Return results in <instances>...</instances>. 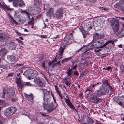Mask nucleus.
<instances>
[{
	"instance_id": "1",
	"label": "nucleus",
	"mask_w": 124,
	"mask_h": 124,
	"mask_svg": "<svg viewBox=\"0 0 124 124\" xmlns=\"http://www.w3.org/2000/svg\"><path fill=\"white\" fill-rule=\"evenodd\" d=\"M51 92L48 91L47 93L44 94L43 98V106L45 109L48 112L52 111L56 108L54 106L53 102H51L50 104H49L51 99Z\"/></svg>"
},
{
	"instance_id": "2",
	"label": "nucleus",
	"mask_w": 124,
	"mask_h": 124,
	"mask_svg": "<svg viewBox=\"0 0 124 124\" xmlns=\"http://www.w3.org/2000/svg\"><path fill=\"white\" fill-rule=\"evenodd\" d=\"M103 84L100 86V89L96 90L94 93L95 95L98 97H101L107 94L109 90L107 89L108 87L110 90L112 89V87L109 84L108 81L106 80L104 81Z\"/></svg>"
},
{
	"instance_id": "3",
	"label": "nucleus",
	"mask_w": 124,
	"mask_h": 124,
	"mask_svg": "<svg viewBox=\"0 0 124 124\" xmlns=\"http://www.w3.org/2000/svg\"><path fill=\"white\" fill-rule=\"evenodd\" d=\"M38 74L37 71L35 70H30L26 71L23 74L26 77H27L29 79H33L36 77Z\"/></svg>"
},
{
	"instance_id": "4",
	"label": "nucleus",
	"mask_w": 124,
	"mask_h": 124,
	"mask_svg": "<svg viewBox=\"0 0 124 124\" xmlns=\"http://www.w3.org/2000/svg\"><path fill=\"white\" fill-rule=\"evenodd\" d=\"M3 90L2 97L3 98H4L6 94L7 95V97L9 98L15 94L14 91L12 88H3Z\"/></svg>"
},
{
	"instance_id": "5",
	"label": "nucleus",
	"mask_w": 124,
	"mask_h": 124,
	"mask_svg": "<svg viewBox=\"0 0 124 124\" xmlns=\"http://www.w3.org/2000/svg\"><path fill=\"white\" fill-rule=\"evenodd\" d=\"M16 111V109L14 107H9L4 111V114L6 116H11L15 113Z\"/></svg>"
},
{
	"instance_id": "6",
	"label": "nucleus",
	"mask_w": 124,
	"mask_h": 124,
	"mask_svg": "<svg viewBox=\"0 0 124 124\" xmlns=\"http://www.w3.org/2000/svg\"><path fill=\"white\" fill-rule=\"evenodd\" d=\"M111 25L114 31L116 32L119 30V22L118 20L113 19L111 21Z\"/></svg>"
},
{
	"instance_id": "7",
	"label": "nucleus",
	"mask_w": 124,
	"mask_h": 124,
	"mask_svg": "<svg viewBox=\"0 0 124 124\" xmlns=\"http://www.w3.org/2000/svg\"><path fill=\"white\" fill-rule=\"evenodd\" d=\"M63 13V8H59L56 11L55 16L56 17L58 18H60L62 16V15Z\"/></svg>"
},
{
	"instance_id": "8",
	"label": "nucleus",
	"mask_w": 124,
	"mask_h": 124,
	"mask_svg": "<svg viewBox=\"0 0 124 124\" xmlns=\"http://www.w3.org/2000/svg\"><path fill=\"white\" fill-rule=\"evenodd\" d=\"M121 99L122 102H121L119 100L120 99V98L118 99L116 98H115L114 99V100L115 102H117L120 105L122 106L124 108V98H120Z\"/></svg>"
},
{
	"instance_id": "9",
	"label": "nucleus",
	"mask_w": 124,
	"mask_h": 124,
	"mask_svg": "<svg viewBox=\"0 0 124 124\" xmlns=\"http://www.w3.org/2000/svg\"><path fill=\"white\" fill-rule=\"evenodd\" d=\"M119 10L124 13V2L121 1H119L118 6Z\"/></svg>"
},
{
	"instance_id": "10",
	"label": "nucleus",
	"mask_w": 124,
	"mask_h": 124,
	"mask_svg": "<svg viewBox=\"0 0 124 124\" xmlns=\"http://www.w3.org/2000/svg\"><path fill=\"white\" fill-rule=\"evenodd\" d=\"M64 100L66 103L70 108H73L74 109H75V108L74 107L69 99H67L65 98Z\"/></svg>"
},
{
	"instance_id": "11",
	"label": "nucleus",
	"mask_w": 124,
	"mask_h": 124,
	"mask_svg": "<svg viewBox=\"0 0 124 124\" xmlns=\"http://www.w3.org/2000/svg\"><path fill=\"white\" fill-rule=\"evenodd\" d=\"M64 100L66 103L70 108H73L74 109H75V108L74 107L69 99H67L65 98Z\"/></svg>"
},
{
	"instance_id": "12",
	"label": "nucleus",
	"mask_w": 124,
	"mask_h": 124,
	"mask_svg": "<svg viewBox=\"0 0 124 124\" xmlns=\"http://www.w3.org/2000/svg\"><path fill=\"white\" fill-rule=\"evenodd\" d=\"M65 48L64 47H63L62 46H61L59 49V53L58 54V55L60 56L59 58H62V55L63 51L65 49Z\"/></svg>"
},
{
	"instance_id": "13",
	"label": "nucleus",
	"mask_w": 124,
	"mask_h": 124,
	"mask_svg": "<svg viewBox=\"0 0 124 124\" xmlns=\"http://www.w3.org/2000/svg\"><path fill=\"white\" fill-rule=\"evenodd\" d=\"M8 52V51L7 49L3 48L0 50V55L3 56L7 54Z\"/></svg>"
},
{
	"instance_id": "14",
	"label": "nucleus",
	"mask_w": 124,
	"mask_h": 124,
	"mask_svg": "<svg viewBox=\"0 0 124 124\" xmlns=\"http://www.w3.org/2000/svg\"><path fill=\"white\" fill-rule=\"evenodd\" d=\"M8 17L9 19L10 20L11 23L13 24H16V25L18 24L17 22L13 18L10 14H8Z\"/></svg>"
},
{
	"instance_id": "15",
	"label": "nucleus",
	"mask_w": 124,
	"mask_h": 124,
	"mask_svg": "<svg viewBox=\"0 0 124 124\" xmlns=\"http://www.w3.org/2000/svg\"><path fill=\"white\" fill-rule=\"evenodd\" d=\"M25 96L29 101L32 102L33 101V97L32 94H31L30 95L26 94L25 95Z\"/></svg>"
},
{
	"instance_id": "16",
	"label": "nucleus",
	"mask_w": 124,
	"mask_h": 124,
	"mask_svg": "<svg viewBox=\"0 0 124 124\" xmlns=\"http://www.w3.org/2000/svg\"><path fill=\"white\" fill-rule=\"evenodd\" d=\"M0 7L3 8L4 9H5L6 10L9 11L12 10V9L8 7L6 5L5 3H4L2 4L0 2Z\"/></svg>"
},
{
	"instance_id": "17",
	"label": "nucleus",
	"mask_w": 124,
	"mask_h": 124,
	"mask_svg": "<svg viewBox=\"0 0 124 124\" xmlns=\"http://www.w3.org/2000/svg\"><path fill=\"white\" fill-rule=\"evenodd\" d=\"M22 0H16L14 1L13 3V6L15 7H16L17 5L18 6H21V4H19L21 1Z\"/></svg>"
},
{
	"instance_id": "18",
	"label": "nucleus",
	"mask_w": 124,
	"mask_h": 124,
	"mask_svg": "<svg viewBox=\"0 0 124 124\" xmlns=\"http://www.w3.org/2000/svg\"><path fill=\"white\" fill-rule=\"evenodd\" d=\"M117 36L119 38L124 37V29L118 32Z\"/></svg>"
},
{
	"instance_id": "19",
	"label": "nucleus",
	"mask_w": 124,
	"mask_h": 124,
	"mask_svg": "<svg viewBox=\"0 0 124 124\" xmlns=\"http://www.w3.org/2000/svg\"><path fill=\"white\" fill-rule=\"evenodd\" d=\"M7 58L8 60L11 62H14L15 61V57L13 55H8Z\"/></svg>"
},
{
	"instance_id": "20",
	"label": "nucleus",
	"mask_w": 124,
	"mask_h": 124,
	"mask_svg": "<svg viewBox=\"0 0 124 124\" xmlns=\"http://www.w3.org/2000/svg\"><path fill=\"white\" fill-rule=\"evenodd\" d=\"M94 95H95L94 94ZM96 97H94V96H93V98L92 100L91 101H92L93 103H97L99 101V98H97V97H98V96H96L94 95Z\"/></svg>"
},
{
	"instance_id": "21",
	"label": "nucleus",
	"mask_w": 124,
	"mask_h": 124,
	"mask_svg": "<svg viewBox=\"0 0 124 124\" xmlns=\"http://www.w3.org/2000/svg\"><path fill=\"white\" fill-rule=\"evenodd\" d=\"M17 85L18 89L20 90H22V88H23L24 85V83H23L22 82L17 83Z\"/></svg>"
},
{
	"instance_id": "22",
	"label": "nucleus",
	"mask_w": 124,
	"mask_h": 124,
	"mask_svg": "<svg viewBox=\"0 0 124 124\" xmlns=\"http://www.w3.org/2000/svg\"><path fill=\"white\" fill-rule=\"evenodd\" d=\"M45 84L46 82L45 81L41 80L37 85L39 87H43L45 86Z\"/></svg>"
},
{
	"instance_id": "23",
	"label": "nucleus",
	"mask_w": 124,
	"mask_h": 124,
	"mask_svg": "<svg viewBox=\"0 0 124 124\" xmlns=\"http://www.w3.org/2000/svg\"><path fill=\"white\" fill-rule=\"evenodd\" d=\"M20 12L21 13H24L26 15L27 17L30 20L31 19L30 16V15H31L26 11H23L21 10H20Z\"/></svg>"
},
{
	"instance_id": "24",
	"label": "nucleus",
	"mask_w": 124,
	"mask_h": 124,
	"mask_svg": "<svg viewBox=\"0 0 124 124\" xmlns=\"http://www.w3.org/2000/svg\"><path fill=\"white\" fill-rule=\"evenodd\" d=\"M69 41V39H68L66 38H65L64 39V40L63 42V47H64V46H65L66 44L68 43Z\"/></svg>"
},
{
	"instance_id": "25",
	"label": "nucleus",
	"mask_w": 124,
	"mask_h": 124,
	"mask_svg": "<svg viewBox=\"0 0 124 124\" xmlns=\"http://www.w3.org/2000/svg\"><path fill=\"white\" fill-rule=\"evenodd\" d=\"M111 43L113 44L114 42L113 41H108L106 42L104 44H103V45L101 46L100 47V48L103 47L105 46H106L108 44V43Z\"/></svg>"
},
{
	"instance_id": "26",
	"label": "nucleus",
	"mask_w": 124,
	"mask_h": 124,
	"mask_svg": "<svg viewBox=\"0 0 124 124\" xmlns=\"http://www.w3.org/2000/svg\"><path fill=\"white\" fill-rule=\"evenodd\" d=\"M54 13V9L52 8H50L48 10L47 13L49 14L50 16L53 15Z\"/></svg>"
},
{
	"instance_id": "27",
	"label": "nucleus",
	"mask_w": 124,
	"mask_h": 124,
	"mask_svg": "<svg viewBox=\"0 0 124 124\" xmlns=\"http://www.w3.org/2000/svg\"><path fill=\"white\" fill-rule=\"evenodd\" d=\"M94 95L92 94L89 93L87 95V98L90 101H91Z\"/></svg>"
},
{
	"instance_id": "28",
	"label": "nucleus",
	"mask_w": 124,
	"mask_h": 124,
	"mask_svg": "<svg viewBox=\"0 0 124 124\" xmlns=\"http://www.w3.org/2000/svg\"><path fill=\"white\" fill-rule=\"evenodd\" d=\"M41 81V80L40 79V78L39 77H36L34 80V81L37 85Z\"/></svg>"
},
{
	"instance_id": "29",
	"label": "nucleus",
	"mask_w": 124,
	"mask_h": 124,
	"mask_svg": "<svg viewBox=\"0 0 124 124\" xmlns=\"http://www.w3.org/2000/svg\"><path fill=\"white\" fill-rule=\"evenodd\" d=\"M71 71L72 70L70 68H69V69L67 70V74L71 77H72L71 74L72 73L71 72Z\"/></svg>"
},
{
	"instance_id": "30",
	"label": "nucleus",
	"mask_w": 124,
	"mask_h": 124,
	"mask_svg": "<svg viewBox=\"0 0 124 124\" xmlns=\"http://www.w3.org/2000/svg\"><path fill=\"white\" fill-rule=\"evenodd\" d=\"M87 122L89 124H94L93 120L90 118L88 117L87 119Z\"/></svg>"
},
{
	"instance_id": "31",
	"label": "nucleus",
	"mask_w": 124,
	"mask_h": 124,
	"mask_svg": "<svg viewBox=\"0 0 124 124\" xmlns=\"http://www.w3.org/2000/svg\"><path fill=\"white\" fill-rule=\"evenodd\" d=\"M97 43H99L100 44V46L98 47L97 48H100V47L101 46L103 45V44H104L103 41L101 40H100L98 41L97 42Z\"/></svg>"
},
{
	"instance_id": "32",
	"label": "nucleus",
	"mask_w": 124,
	"mask_h": 124,
	"mask_svg": "<svg viewBox=\"0 0 124 124\" xmlns=\"http://www.w3.org/2000/svg\"><path fill=\"white\" fill-rule=\"evenodd\" d=\"M72 57H69L67 58H65L62 61V63H63L65 62H67L68 60H70Z\"/></svg>"
},
{
	"instance_id": "33",
	"label": "nucleus",
	"mask_w": 124,
	"mask_h": 124,
	"mask_svg": "<svg viewBox=\"0 0 124 124\" xmlns=\"http://www.w3.org/2000/svg\"><path fill=\"white\" fill-rule=\"evenodd\" d=\"M82 33L84 38H85L86 37L87 34L88 35L89 34L87 32H86L85 31L82 32Z\"/></svg>"
},
{
	"instance_id": "34",
	"label": "nucleus",
	"mask_w": 124,
	"mask_h": 124,
	"mask_svg": "<svg viewBox=\"0 0 124 124\" xmlns=\"http://www.w3.org/2000/svg\"><path fill=\"white\" fill-rule=\"evenodd\" d=\"M10 46L12 47V49H15L16 46V45L14 43H12L10 45Z\"/></svg>"
},
{
	"instance_id": "35",
	"label": "nucleus",
	"mask_w": 124,
	"mask_h": 124,
	"mask_svg": "<svg viewBox=\"0 0 124 124\" xmlns=\"http://www.w3.org/2000/svg\"><path fill=\"white\" fill-rule=\"evenodd\" d=\"M19 4H21V6H19V7H23L25 6V4L23 2V0L21 1L20 2Z\"/></svg>"
},
{
	"instance_id": "36",
	"label": "nucleus",
	"mask_w": 124,
	"mask_h": 124,
	"mask_svg": "<svg viewBox=\"0 0 124 124\" xmlns=\"http://www.w3.org/2000/svg\"><path fill=\"white\" fill-rule=\"evenodd\" d=\"M21 78L20 77H19V78H16V83L17 84L21 82Z\"/></svg>"
},
{
	"instance_id": "37",
	"label": "nucleus",
	"mask_w": 124,
	"mask_h": 124,
	"mask_svg": "<svg viewBox=\"0 0 124 124\" xmlns=\"http://www.w3.org/2000/svg\"><path fill=\"white\" fill-rule=\"evenodd\" d=\"M18 100L17 98L15 97L12 98L11 99V101L12 102H15L17 101Z\"/></svg>"
},
{
	"instance_id": "38",
	"label": "nucleus",
	"mask_w": 124,
	"mask_h": 124,
	"mask_svg": "<svg viewBox=\"0 0 124 124\" xmlns=\"http://www.w3.org/2000/svg\"><path fill=\"white\" fill-rule=\"evenodd\" d=\"M100 35L98 33H96L94 35V37L97 39H98L100 38Z\"/></svg>"
},
{
	"instance_id": "39",
	"label": "nucleus",
	"mask_w": 124,
	"mask_h": 124,
	"mask_svg": "<svg viewBox=\"0 0 124 124\" xmlns=\"http://www.w3.org/2000/svg\"><path fill=\"white\" fill-rule=\"evenodd\" d=\"M122 73L124 74V65H122L120 67Z\"/></svg>"
},
{
	"instance_id": "40",
	"label": "nucleus",
	"mask_w": 124,
	"mask_h": 124,
	"mask_svg": "<svg viewBox=\"0 0 124 124\" xmlns=\"http://www.w3.org/2000/svg\"><path fill=\"white\" fill-rule=\"evenodd\" d=\"M56 90L57 93L59 95V96L61 98V99L63 98V97H62V94H61L60 92V91L59 90Z\"/></svg>"
},
{
	"instance_id": "41",
	"label": "nucleus",
	"mask_w": 124,
	"mask_h": 124,
	"mask_svg": "<svg viewBox=\"0 0 124 124\" xmlns=\"http://www.w3.org/2000/svg\"><path fill=\"white\" fill-rule=\"evenodd\" d=\"M41 66H42L44 69H45L46 67L45 66V62H43L41 63Z\"/></svg>"
},
{
	"instance_id": "42",
	"label": "nucleus",
	"mask_w": 124,
	"mask_h": 124,
	"mask_svg": "<svg viewBox=\"0 0 124 124\" xmlns=\"http://www.w3.org/2000/svg\"><path fill=\"white\" fill-rule=\"evenodd\" d=\"M34 21L31 20L28 23V24L29 25H34Z\"/></svg>"
},
{
	"instance_id": "43",
	"label": "nucleus",
	"mask_w": 124,
	"mask_h": 124,
	"mask_svg": "<svg viewBox=\"0 0 124 124\" xmlns=\"http://www.w3.org/2000/svg\"><path fill=\"white\" fill-rule=\"evenodd\" d=\"M36 10L37 11V13H39L41 10V9L39 7H37L36 8Z\"/></svg>"
},
{
	"instance_id": "44",
	"label": "nucleus",
	"mask_w": 124,
	"mask_h": 124,
	"mask_svg": "<svg viewBox=\"0 0 124 124\" xmlns=\"http://www.w3.org/2000/svg\"><path fill=\"white\" fill-rule=\"evenodd\" d=\"M97 0H87L90 3H93L95 2Z\"/></svg>"
},
{
	"instance_id": "45",
	"label": "nucleus",
	"mask_w": 124,
	"mask_h": 124,
	"mask_svg": "<svg viewBox=\"0 0 124 124\" xmlns=\"http://www.w3.org/2000/svg\"><path fill=\"white\" fill-rule=\"evenodd\" d=\"M65 84L69 86L70 85V83L69 81H66L65 82Z\"/></svg>"
},
{
	"instance_id": "46",
	"label": "nucleus",
	"mask_w": 124,
	"mask_h": 124,
	"mask_svg": "<svg viewBox=\"0 0 124 124\" xmlns=\"http://www.w3.org/2000/svg\"><path fill=\"white\" fill-rule=\"evenodd\" d=\"M23 65V64H22L19 63V64H16V65L15 66V67H16V68L17 67H19L22 66Z\"/></svg>"
},
{
	"instance_id": "47",
	"label": "nucleus",
	"mask_w": 124,
	"mask_h": 124,
	"mask_svg": "<svg viewBox=\"0 0 124 124\" xmlns=\"http://www.w3.org/2000/svg\"><path fill=\"white\" fill-rule=\"evenodd\" d=\"M79 29L82 32H83L84 29L83 27L82 26H80L79 28Z\"/></svg>"
},
{
	"instance_id": "48",
	"label": "nucleus",
	"mask_w": 124,
	"mask_h": 124,
	"mask_svg": "<svg viewBox=\"0 0 124 124\" xmlns=\"http://www.w3.org/2000/svg\"><path fill=\"white\" fill-rule=\"evenodd\" d=\"M83 48L82 49V50H83V51H84L87 48V46H84L81 47Z\"/></svg>"
},
{
	"instance_id": "49",
	"label": "nucleus",
	"mask_w": 124,
	"mask_h": 124,
	"mask_svg": "<svg viewBox=\"0 0 124 124\" xmlns=\"http://www.w3.org/2000/svg\"><path fill=\"white\" fill-rule=\"evenodd\" d=\"M16 40L18 42H19V43H21L22 44H23V42L22 41L18 39H16Z\"/></svg>"
},
{
	"instance_id": "50",
	"label": "nucleus",
	"mask_w": 124,
	"mask_h": 124,
	"mask_svg": "<svg viewBox=\"0 0 124 124\" xmlns=\"http://www.w3.org/2000/svg\"><path fill=\"white\" fill-rule=\"evenodd\" d=\"M24 85H30V84L29 82H27L26 83H24Z\"/></svg>"
},
{
	"instance_id": "51",
	"label": "nucleus",
	"mask_w": 124,
	"mask_h": 124,
	"mask_svg": "<svg viewBox=\"0 0 124 124\" xmlns=\"http://www.w3.org/2000/svg\"><path fill=\"white\" fill-rule=\"evenodd\" d=\"M83 48H80V49H79L78 50H76V52H78L80 51H83V50H82V49Z\"/></svg>"
},
{
	"instance_id": "52",
	"label": "nucleus",
	"mask_w": 124,
	"mask_h": 124,
	"mask_svg": "<svg viewBox=\"0 0 124 124\" xmlns=\"http://www.w3.org/2000/svg\"><path fill=\"white\" fill-rule=\"evenodd\" d=\"M40 36L41 38H46V35H41Z\"/></svg>"
},
{
	"instance_id": "53",
	"label": "nucleus",
	"mask_w": 124,
	"mask_h": 124,
	"mask_svg": "<svg viewBox=\"0 0 124 124\" xmlns=\"http://www.w3.org/2000/svg\"><path fill=\"white\" fill-rule=\"evenodd\" d=\"M73 74L77 76L79 75V73L77 71H75L74 73Z\"/></svg>"
},
{
	"instance_id": "54",
	"label": "nucleus",
	"mask_w": 124,
	"mask_h": 124,
	"mask_svg": "<svg viewBox=\"0 0 124 124\" xmlns=\"http://www.w3.org/2000/svg\"><path fill=\"white\" fill-rule=\"evenodd\" d=\"M111 68V67L110 66H108L106 69H105V70H110Z\"/></svg>"
},
{
	"instance_id": "55",
	"label": "nucleus",
	"mask_w": 124,
	"mask_h": 124,
	"mask_svg": "<svg viewBox=\"0 0 124 124\" xmlns=\"http://www.w3.org/2000/svg\"><path fill=\"white\" fill-rule=\"evenodd\" d=\"M77 65V64L75 65L73 67V69L74 70H75L76 69Z\"/></svg>"
},
{
	"instance_id": "56",
	"label": "nucleus",
	"mask_w": 124,
	"mask_h": 124,
	"mask_svg": "<svg viewBox=\"0 0 124 124\" xmlns=\"http://www.w3.org/2000/svg\"><path fill=\"white\" fill-rule=\"evenodd\" d=\"M80 98L81 99H82L83 97V94L82 93H81L79 94Z\"/></svg>"
},
{
	"instance_id": "57",
	"label": "nucleus",
	"mask_w": 124,
	"mask_h": 124,
	"mask_svg": "<svg viewBox=\"0 0 124 124\" xmlns=\"http://www.w3.org/2000/svg\"><path fill=\"white\" fill-rule=\"evenodd\" d=\"M57 61V59L56 58V57L55 58V59L53 60V62H56Z\"/></svg>"
},
{
	"instance_id": "58",
	"label": "nucleus",
	"mask_w": 124,
	"mask_h": 124,
	"mask_svg": "<svg viewBox=\"0 0 124 124\" xmlns=\"http://www.w3.org/2000/svg\"><path fill=\"white\" fill-rule=\"evenodd\" d=\"M99 8L100 9H101L102 10H105V8L103 7H99Z\"/></svg>"
},
{
	"instance_id": "59",
	"label": "nucleus",
	"mask_w": 124,
	"mask_h": 124,
	"mask_svg": "<svg viewBox=\"0 0 124 124\" xmlns=\"http://www.w3.org/2000/svg\"><path fill=\"white\" fill-rule=\"evenodd\" d=\"M59 37L58 35L56 36L55 37L53 38V39H58Z\"/></svg>"
},
{
	"instance_id": "60",
	"label": "nucleus",
	"mask_w": 124,
	"mask_h": 124,
	"mask_svg": "<svg viewBox=\"0 0 124 124\" xmlns=\"http://www.w3.org/2000/svg\"><path fill=\"white\" fill-rule=\"evenodd\" d=\"M13 75V74L12 73H10L8 75V76L10 77H12V76Z\"/></svg>"
},
{
	"instance_id": "61",
	"label": "nucleus",
	"mask_w": 124,
	"mask_h": 124,
	"mask_svg": "<svg viewBox=\"0 0 124 124\" xmlns=\"http://www.w3.org/2000/svg\"><path fill=\"white\" fill-rule=\"evenodd\" d=\"M85 75V72H83L81 74V76H82V77H83Z\"/></svg>"
},
{
	"instance_id": "62",
	"label": "nucleus",
	"mask_w": 124,
	"mask_h": 124,
	"mask_svg": "<svg viewBox=\"0 0 124 124\" xmlns=\"http://www.w3.org/2000/svg\"><path fill=\"white\" fill-rule=\"evenodd\" d=\"M53 62H49L48 63V65L50 66Z\"/></svg>"
},
{
	"instance_id": "63",
	"label": "nucleus",
	"mask_w": 124,
	"mask_h": 124,
	"mask_svg": "<svg viewBox=\"0 0 124 124\" xmlns=\"http://www.w3.org/2000/svg\"><path fill=\"white\" fill-rule=\"evenodd\" d=\"M60 61H58L57 63H55V64H58V65H61V64L60 63Z\"/></svg>"
},
{
	"instance_id": "64",
	"label": "nucleus",
	"mask_w": 124,
	"mask_h": 124,
	"mask_svg": "<svg viewBox=\"0 0 124 124\" xmlns=\"http://www.w3.org/2000/svg\"><path fill=\"white\" fill-rule=\"evenodd\" d=\"M90 47L91 49H93L94 48V46L93 45H92Z\"/></svg>"
}]
</instances>
